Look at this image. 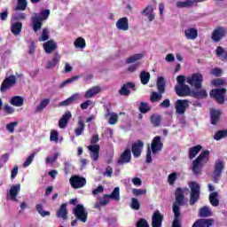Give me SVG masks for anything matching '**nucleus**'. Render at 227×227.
<instances>
[{
  "label": "nucleus",
  "mask_w": 227,
  "mask_h": 227,
  "mask_svg": "<svg viewBox=\"0 0 227 227\" xmlns=\"http://www.w3.org/2000/svg\"><path fill=\"white\" fill-rule=\"evenodd\" d=\"M69 184L73 189H82L86 185V178L74 175L70 177Z\"/></svg>",
  "instance_id": "obj_9"
},
{
  "label": "nucleus",
  "mask_w": 227,
  "mask_h": 227,
  "mask_svg": "<svg viewBox=\"0 0 227 227\" xmlns=\"http://www.w3.org/2000/svg\"><path fill=\"white\" fill-rule=\"evenodd\" d=\"M77 79H79V75H74L71 78H68L67 80L62 82V83L59 85V88L63 89L65 86H67V84H72V82L77 81Z\"/></svg>",
  "instance_id": "obj_51"
},
{
  "label": "nucleus",
  "mask_w": 227,
  "mask_h": 227,
  "mask_svg": "<svg viewBox=\"0 0 227 227\" xmlns=\"http://www.w3.org/2000/svg\"><path fill=\"white\" fill-rule=\"evenodd\" d=\"M186 82L195 88V90H201L203 88V74L201 73H195L187 77Z\"/></svg>",
  "instance_id": "obj_5"
},
{
  "label": "nucleus",
  "mask_w": 227,
  "mask_h": 227,
  "mask_svg": "<svg viewBox=\"0 0 227 227\" xmlns=\"http://www.w3.org/2000/svg\"><path fill=\"white\" fill-rule=\"evenodd\" d=\"M214 226V219L212 218H200L192 227H211Z\"/></svg>",
  "instance_id": "obj_19"
},
{
  "label": "nucleus",
  "mask_w": 227,
  "mask_h": 227,
  "mask_svg": "<svg viewBox=\"0 0 227 227\" xmlns=\"http://www.w3.org/2000/svg\"><path fill=\"white\" fill-rule=\"evenodd\" d=\"M130 207L132 208V210H139V208H141V203H139V200H137V199L133 198L131 199Z\"/></svg>",
  "instance_id": "obj_52"
},
{
  "label": "nucleus",
  "mask_w": 227,
  "mask_h": 227,
  "mask_svg": "<svg viewBox=\"0 0 227 227\" xmlns=\"http://www.w3.org/2000/svg\"><path fill=\"white\" fill-rule=\"evenodd\" d=\"M215 55L220 58L221 61H227V51L222 46L216 47Z\"/></svg>",
  "instance_id": "obj_36"
},
{
  "label": "nucleus",
  "mask_w": 227,
  "mask_h": 227,
  "mask_svg": "<svg viewBox=\"0 0 227 227\" xmlns=\"http://www.w3.org/2000/svg\"><path fill=\"white\" fill-rule=\"evenodd\" d=\"M209 96L211 98H214L216 102V104H220L223 106L226 100V89L224 88H220V89H213Z\"/></svg>",
  "instance_id": "obj_6"
},
{
  "label": "nucleus",
  "mask_w": 227,
  "mask_h": 227,
  "mask_svg": "<svg viewBox=\"0 0 227 227\" xmlns=\"http://www.w3.org/2000/svg\"><path fill=\"white\" fill-rule=\"evenodd\" d=\"M139 111L142 114H146L149 111H152V106H149L147 103L141 102L139 106Z\"/></svg>",
  "instance_id": "obj_49"
},
{
  "label": "nucleus",
  "mask_w": 227,
  "mask_h": 227,
  "mask_svg": "<svg viewBox=\"0 0 227 227\" xmlns=\"http://www.w3.org/2000/svg\"><path fill=\"white\" fill-rule=\"evenodd\" d=\"M49 104H51V99L50 98H44L43 99L39 106H37L36 109H35V113H40L42 111H43L47 106H49Z\"/></svg>",
  "instance_id": "obj_42"
},
{
  "label": "nucleus",
  "mask_w": 227,
  "mask_h": 227,
  "mask_svg": "<svg viewBox=\"0 0 227 227\" xmlns=\"http://www.w3.org/2000/svg\"><path fill=\"white\" fill-rule=\"evenodd\" d=\"M201 150H203V146H201L200 145L191 147L188 151L189 159H194L196 155H198V153L201 152Z\"/></svg>",
  "instance_id": "obj_32"
},
{
  "label": "nucleus",
  "mask_w": 227,
  "mask_h": 227,
  "mask_svg": "<svg viewBox=\"0 0 227 227\" xmlns=\"http://www.w3.org/2000/svg\"><path fill=\"white\" fill-rule=\"evenodd\" d=\"M224 170V161L218 160L215 162V169L213 171V182L215 184H219L221 180V175Z\"/></svg>",
  "instance_id": "obj_8"
},
{
  "label": "nucleus",
  "mask_w": 227,
  "mask_h": 227,
  "mask_svg": "<svg viewBox=\"0 0 227 227\" xmlns=\"http://www.w3.org/2000/svg\"><path fill=\"white\" fill-rule=\"evenodd\" d=\"M208 155H210V152L208 150H204L193 160L192 168L193 175H201V168H203V164L208 160Z\"/></svg>",
  "instance_id": "obj_2"
},
{
  "label": "nucleus",
  "mask_w": 227,
  "mask_h": 227,
  "mask_svg": "<svg viewBox=\"0 0 227 227\" xmlns=\"http://www.w3.org/2000/svg\"><path fill=\"white\" fill-rule=\"evenodd\" d=\"M160 107H163L164 109H169L171 107V101L169 99H164L160 104Z\"/></svg>",
  "instance_id": "obj_62"
},
{
  "label": "nucleus",
  "mask_w": 227,
  "mask_h": 227,
  "mask_svg": "<svg viewBox=\"0 0 227 227\" xmlns=\"http://www.w3.org/2000/svg\"><path fill=\"white\" fill-rule=\"evenodd\" d=\"M158 92L153 91L151 94V102H160L162 100V94L166 93V80L163 76H159L156 82Z\"/></svg>",
  "instance_id": "obj_3"
},
{
  "label": "nucleus",
  "mask_w": 227,
  "mask_h": 227,
  "mask_svg": "<svg viewBox=\"0 0 227 227\" xmlns=\"http://www.w3.org/2000/svg\"><path fill=\"white\" fill-rule=\"evenodd\" d=\"M219 193L217 192H213L209 194V201L212 207H219Z\"/></svg>",
  "instance_id": "obj_38"
},
{
  "label": "nucleus",
  "mask_w": 227,
  "mask_h": 227,
  "mask_svg": "<svg viewBox=\"0 0 227 227\" xmlns=\"http://www.w3.org/2000/svg\"><path fill=\"white\" fill-rule=\"evenodd\" d=\"M26 18H27V16H26V13H24V12H21V13L12 17L13 20H26Z\"/></svg>",
  "instance_id": "obj_64"
},
{
  "label": "nucleus",
  "mask_w": 227,
  "mask_h": 227,
  "mask_svg": "<svg viewBox=\"0 0 227 227\" xmlns=\"http://www.w3.org/2000/svg\"><path fill=\"white\" fill-rule=\"evenodd\" d=\"M72 119V113L70 111H67L65 114L59 121V129H65L68 125V121Z\"/></svg>",
  "instance_id": "obj_24"
},
{
  "label": "nucleus",
  "mask_w": 227,
  "mask_h": 227,
  "mask_svg": "<svg viewBox=\"0 0 227 227\" xmlns=\"http://www.w3.org/2000/svg\"><path fill=\"white\" fill-rule=\"evenodd\" d=\"M192 6H194V2L192 0H186L184 2L178 1L176 3L177 8H192Z\"/></svg>",
  "instance_id": "obj_43"
},
{
  "label": "nucleus",
  "mask_w": 227,
  "mask_h": 227,
  "mask_svg": "<svg viewBox=\"0 0 227 227\" xmlns=\"http://www.w3.org/2000/svg\"><path fill=\"white\" fill-rule=\"evenodd\" d=\"M139 59H143V54L137 53L135 55H132L131 57L128 58L126 59V63L129 65L130 63H136V61H139Z\"/></svg>",
  "instance_id": "obj_48"
},
{
  "label": "nucleus",
  "mask_w": 227,
  "mask_h": 227,
  "mask_svg": "<svg viewBox=\"0 0 227 227\" xmlns=\"http://www.w3.org/2000/svg\"><path fill=\"white\" fill-rule=\"evenodd\" d=\"M73 214L75 215L76 219L82 223L88 221V211H86V208H84V206L82 204L76 205L73 210Z\"/></svg>",
  "instance_id": "obj_7"
},
{
  "label": "nucleus",
  "mask_w": 227,
  "mask_h": 227,
  "mask_svg": "<svg viewBox=\"0 0 227 227\" xmlns=\"http://www.w3.org/2000/svg\"><path fill=\"white\" fill-rule=\"evenodd\" d=\"M176 178H177L176 172H173L170 175H168V182L169 185H174L175 182H176Z\"/></svg>",
  "instance_id": "obj_58"
},
{
  "label": "nucleus",
  "mask_w": 227,
  "mask_h": 227,
  "mask_svg": "<svg viewBox=\"0 0 227 227\" xmlns=\"http://www.w3.org/2000/svg\"><path fill=\"white\" fill-rule=\"evenodd\" d=\"M152 13H153V6L152 5L146 6V8L144 11H142V14L145 15L146 17L147 15H150Z\"/></svg>",
  "instance_id": "obj_63"
},
{
  "label": "nucleus",
  "mask_w": 227,
  "mask_h": 227,
  "mask_svg": "<svg viewBox=\"0 0 227 227\" xmlns=\"http://www.w3.org/2000/svg\"><path fill=\"white\" fill-rule=\"evenodd\" d=\"M140 81H141V83L144 85L150 82V73H148L146 71H142L140 73Z\"/></svg>",
  "instance_id": "obj_44"
},
{
  "label": "nucleus",
  "mask_w": 227,
  "mask_h": 227,
  "mask_svg": "<svg viewBox=\"0 0 227 227\" xmlns=\"http://www.w3.org/2000/svg\"><path fill=\"white\" fill-rule=\"evenodd\" d=\"M50 141H54V143H58L59 141V134L56 130L51 131Z\"/></svg>",
  "instance_id": "obj_57"
},
{
  "label": "nucleus",
  "mask_w": 227,
  "mask_h": 227,
  "mask_svg": "<svg viewBox=\"0 0 227 227\" xmlns=\"http://www.w3.org/2000/svg\"><path fill=\"white\" fill-rule=\"evenodd\" d=\"M105 198H111L115 201H120V187H115L110 195L105 194Z\"/></svg>",
  "instance_id": "obj_41"
},
{
  "label": "nucleus",
  "mask_w": 227,
  "mask_h": 227,
  "mask_svg": "<svg viewBox=\"0 0 227 227\" xmlns=\"http://www.w3.org/2000/svg\"><path fill=\"white\" fill-rule=\"evenodd\" d=\"M10 104L15 107H22V106H24V98L20 96H14L11 98Z\"/></svg>",
  "instance_id": "obj_34"
},
{
  "label": "nucleus",
  "mask_w": 227,
  "mask_h": 227,
  "mask_svg": "<svg viewBox=\"0 0 227 227\" xmlns=\"http://www.w3.org/2000/svg\"><path fill=\"white\" fill-rule=\"evenodd\" d=\"M145 147V143L141 140H137L136 143L131 145V152L136 159L141 157L143 148Z\"/></svg>",
  "instance_id": "obj_16"
},
{
  "label": "nucleus",
  "mask_w": 227,
  "mask_h": 227,
  "mask_svg": "<svg viewBox=\"0 0 227 227\" xmlns=\"http://www.w3.org/2000/svg\"><path fill=\"white\" fill-rule=\"evenodd\" d=\"M193 98L201 99V98H207L208 97V94L207 93L206 90H200L199 91L192 90V95Z\"/></svg>",
  "instance_id": "obj_37"
},
{
  "label": "nucleus",
  "mask_w": 227,
  "mask_h": 227,
  "mask_svg": "<svg viewBox=\"0 0 227 227\" xmlns=\"http://www.w3.org/2000/svg\"><path fill=\"white\" fill-rule=\"evenodd\" d=\"M88 150L90 151V158L97 162L98 157H100V145H90L88 146Z\"/></svg>",
  "instance_id": "obj_22"
},
{
  "label": "nucleus",
  "mask_w": 227,
  "mask_h": 227,
  "mask_svg": "<svg viewBox=\"0 0 227 227\" xmlns=\"http://www.w3.org/2000/svg\"><path fill=\"white\" fill-rule=\"evenodd\" d=\"M224 37H226V29L223 27L215 28L211 35V40L215 43H217V42H221Z\"/></svg>",
  "instance_id": "obj_13"
},
{
  "label": "nucleus",
  "mask_w": 227,
  "mask_h": 227,
  "mask_svg": "<svg viewBox=\"0 0 227 227\" xmlns=\"http://www.w3.org/2000/svg\"><path fill=\"white\" fill-rule=\"evenodd\" d=\"M224 137H227V129L218 130L214 135V139L215 141H221V139H224Z\"/></svg>",
  "instance_id": "obj_47"
},
{
  "label": "nucleus",
  "mask_w": 227,
  "mask_h": 227,
  "mask_svg": "<svg viewBox=\"0 0 227 227\" xmlns=\"http://www.w3.org/2000/svg\"><path fill=\"white\" fill-rule=\"evenodd\" d=\"M132 194H134V196H143V194H146V190L133 188Z\"/></svg>",
  "instance_id": "obj_61"
},
{
  "label": "nucleus",
  "mask_w": 227,
  "mask_h": 227,
  "mask_svg": "<svg viewBox=\"0 0 227 227\" xmlns=\"http://www.w3.org/2000/svg\"><path fill=\"white\" fill-rule=\"evenodd\" d=\"M189 187L191 189V193H190V205L191 207H194L196 203L200 200V196L201 194L200 187L198 183L192 181L189 184Z\"/></svg>",
  "instance_id": "obj_4"
},
{
  "label": "nucleus",
  "mask_w": 227,
  "mask_h": 227,
  "mask_svg": "<svg viewBox=\"0 0 227 227\" xmlns=\"http://www.w3.org/2000/svg\"><path fill=\"white\" fill-rule=\"evenodd\" d=\"M134 88H136V83L132 82L124 83L121 90H119V95H121L122 97H129V95H130V90Z\"/></svg>",
  "instance_id": "obj_21"
},
{
  "label": "nucleus",
  "mask_w": 227,
  "mask_h": 227,
  "mask_svg": "<svg viewBox=\"0 0 227 227\" xmlns=\"http://www.w3.org/2000/svg\"><path fill=\"white\" fill-rule=\"evenodd\" d=\"M49 40V29L43 28L39 42H47Z\"/></svg>",
  "instance_id": "obj_54"
},
{
  "label": "nucleus",
  "mask_w": 227,
  "mask_h": 227,
  "mask_svg": "<svg viewBox=\"0 0 227 227\" xmlns=\"http://www.w3.org/2000/svg\"><path fill=\"white\" fill-rule=\"evenodd\" d=\"M57 217L67 221L68 219V210L67 209V203L61 204L60 207L57 211Z\"/></svg>",
  "instance_id": "obj_27"
},
{
  "label": "nucleus",
  "mask_w": 227,
  "mask_h": 227,
  "mask_svg": "<svg viewBox=\"0 0 227 227\" xmlns=\"http://www.w3.org/2000/svg\"><path fill=\"white\" fill-rule=\"evenodd\" d=\"M163 222L164 215L159 209L155 210L152 215V227H162Z\"/></svg>",
  "instance_id": "obj_15"
},
{
  "label": "nucleus",
  "mask_w": 227,
  "mask_h": 227,
  "mask_svg": "<svg viewBox=\"0 0 227 227\" xmlns=\"http://www.w3.org/2000/svg\"><path fill=\"white\" fill-rule=\"evenodd\" d=\"M61 61V55L58 51L54 53L53 59L47 62L46 68L47 70H52V68H56L59 63Z\"/></svg>",
  "instance_id": "obj_23"
},
{
  "label": "nucleus",
  "mask_w": 227,
  "mask_h": 227,
  "mask_svg": "<svg viewBox=\"0 0 227 227\" xmlns=\"http://www.w3.org/2000/svg\"><path fill=\"white\" fill-rule=\"evenodd\" d=\"M184 36L187 40H196L198 38V29L190 27L184 30Z\"/></svg>",
  "instance_id": "obj_28"
},
{
  "label": "nucleus",
  "mask_w": 227,
  "mask_h": 227,
  "mask_svg": "<svg viewBox=\"0 0 227 227\" xmlns=\"http://www.w3.org/2000/svg\"><path fill=\"white\" fill-rule=\"evenodd\" d=\"M100 91H102V89L100 87L94 86L85 92L84 97H85V98H92V97L98 95V93H100Z\"/></svg>",
  "instance_id": "obj_33"
},
{
  "label": "nucleus",
  "mask_w": 227,
  "mask_h": 227,
  "mask_svg": "<svg viewBox=\"0 0 227 227\" xmlns=\"http://www.w3.org/2000/svg\"><path fill=\"white\" fill-rule=\"evenodd\" d=\"M31 20H32L33 29H34L35 33H38V31H40L42 29L43 21L42 20V19H40L36 16L32 17Z\"/></svg>",
  "instance_id": "obj_31"
},
{
  "label": "nucleus",
  "mask_w": 227,
  "mask_h": 227,
  "mask_svg": "<svg viewBox=\"0 0 227 227\" xmlns=\"http://www.w3.org/2000/svg\"><path fill=\"white\" fill-rule=\"evenodd\" d=\"M19 192H20V184L12 185L9 193H7V200H11V201H17Z\"/></svg>",
  "instance_id": "obj_18"
},
{
  "label": "nucleus",
  "mask_w": 227,
  "mask_h": 227,
  "mask_svg": "<svg viewBox=\"0 0 227 227\" xmlns=\"http://www.w3.org/2000/svg\"><path fill=\"white\" fill-rule=\"evenodd\" d=\"M15 84H17V77H15V75L12 74L5 78L0 87L1 93H4V91L10 90L12 86H15Z\"/></svg>",
  "instance_id": "obj_10"
},
{
  "label": "nucleus",
  "mask_w": 227,
  "mask_h": 227,
  "mask_svg": "<svg viewBox=\"0 0 227 227\" xmlns=\"http://www.w3.org/2000/svg\"><path fill=\"white\" fill-rule=\"evenodd\" d=\"M137 227H150V224H148V221L145 218H140L136 224Z\"/></svg>",
  "instance_id": "obj_60"
},
{
  "label": "nucleus",
  "mask_w": 227,
  "mask_h": 227,
  "mask_svg": "<svg viewBox=\"0 0 227 227\" xmlns=\"http://www.w3.org/2000/svg\"><path fill=\"white\" fill-rule=\"evenodd\" d=\"M43 47L46 54H51V52H54V51L58 49V44H56V43L53 40H50L44 43L43 44Z\"/></svg>",
  "instance_id": "obj_26"
},
{
  "label": "nucleus",
  "mask_w": 227,
  "mask_h": 227,
  "mask_svg": "<svg viewBox=\"0 0 227 227\" xmlns=\"http://www.w3.org/2000/svg\"><path fill=\"white\" fill-rule=\"evenodd\" d=\"M210 216H212V211L207 206H204L199 210V217H210Z\"/></svg>",
  "instance_id": "obj_40"
},
{
  "label": "nucleus",
  "mask_w": 227,
  "mask_h": 227,
  "mask_svg": "<svg viewBox=\"0 0 227 227\" xmlns=\"http://www.w3.org/2000/svg\"><path fill=\"white\" fill-rule=\"evenodd\" d=\"M27 8V0H18V4L14 8L16 12L21 11L24 12Z\"/></svg>",
  "instance_id": "obj_46"
},
{
  "label": "nucleus",
  "mask_w": 227,
  "mask_h": 227,
  "mask_svg": "<svg viewBox=\"0 0 227 227\" xmlns=\"http://www.w3.org/2000/svg\"><path fill=\"white\" fill-rule=\"evenodd\" d=\"M116 27L119 31H129V18L122 17L116 22Z\"/></svg>",
  "instance_id": "obj_25"
},
{
  "label": "nucleus",
  "mask_w": 227,
  "mask_h": 227,
  "mask_svg": "<svg viewBox=\"0 0 227 227\" xmlns=\"http://www.w3.org/2000/svg\"><path fill=\"white\" fill-rule=\"evenodd\" d=\"M17 125H19L18 121L10 122L6 125V129L8 130V132H10V134H13V132H15V127H17Z\"/></svg>",
  "instance_id": "obj_55"
},
{
  "label": "nucleus",
  "mask_w": 227,
  "mask_h": 227,
  "mask_svg": "<svg viewBox=\"0 0 227 227\" xmlns=\"http://www.w3.org/2000/svg\"><path fill=\"white\" fill-rule=\"evenodd\" d=\"M74 45L76 49H84L86 47V40L82 37H78L74 41Z\"/></svg>",
  "instance_id": "obj_45"
},
{
  "label": "nucleus",
  "mask_w": 227,
  "mask_h": 227,
  "mask_svg": "<svg viewBox=\"0 0 227 227\" xmlns=\"http://www.w3.org/2000/svg\"><path fill=\"white\" fill-rule=\"evenodd\" d=\"M189 104H191V101L187 99H177L176 102V113L177 114H185V112L189 109Z\"/></svg>",
  "instance_id": "obj_12"
},
{
  "label": "nucleus",
  "mask_w": 227,
  "mask_h": 227,
  "mask_svg": "<svg viewBox=\"0 0 227 227\" xmlns=\"http://www.w3.org/2000/svg\"><path fill=\"white\" fill-rule=\"evenodd\" d=\"M109 125H116L118 123V114L112 113L108 119Z\"/></svg>",
  "instance_id": "obj_53"
},
{
  "label": "nucleus",
  "mask_w": 227,
  "mask_h": 227,
  "mask_svg": "<svg viewBox=\"0 0 227 227\" xmlns=\"http://www.w3.org/2000/svg\"><path fill=\"white\" fill-rule=\"evenodd\" d=\"M11 33L14 35V36H19L20 33H22V22L16 21L11 25Z\"/></svg>",
  "instance_id": "obj_29"
},
{
  "label": "nucleus",
  "mask_w": 227,
  "mask_h": 227,
  "mask_svg": "<svg viewBox=\"0 0 227 227\" xmlns=\"http://www.w3.org/2000/svg\"><path fill=\"white\" fill-rule=\"evenodd\" d=\"M79 100H81V95L75 93L69 97L67 99L59 102V106L60 107H68V106H72L73 102H79Z\"/></svg>",
  "instance_id": "obj_20"
},
{
  "label": "nucleus",
  "mask_w": 227,
  "mask_h": 227,
  "mask_svg": "<svg viewBox=\"0 0 227 227\" xmlns=\"http://www.w3.org/2000/svg\"><path fill=\"white\" fill-rule=\"evenodd\" d=\"M49 15H51L50 10H43L40 13V17H37V19H41V20H47L49 19Z\"/></svg>",
  "instance_id": "obj_59"
},
{
  "label": "nucleus",
  "mask_w": 227,
  "mask_h": 227,
  "mask_svg": "<svg viewBox=\"0 0 227 227\" xmlns=\"http://www.w3.org/2000/svg\"><path fill=\"white\" fill-rule=\"evenodd\" d=\"M164 147V144H162L160 136H156L153 138V141L151 143V152L153 153V155L159 153Z\"/></svg>",
  "instance_id": "obj_11"
},
{
  "label": "nucleus",
  "mask_w": 227,
  "mask_h": 227,
  "mask_svg": "<svg viewBox=\"0 0 227 227\" xmlns=\"http://www.w3.org/2000/svg\"><path fill=\"white\" fill-rule=\"evenodd\" d=\"M86 129V124H84V121H78V126L76 129H74V134L76 137H79V136H82V134L84 132Z\"/></svg>",
  "instance_id": "obj_39"
},
{
  "label": "nucleus",
  "mask_w": 227,
  "mask_h": 227,
  "mask_svg": "<svg viewBox=\"0 0 227 227\" xmlns=\"http://www.w3.org/2000/svg\"><path fill=\"white\" fill-rule=\"evenodd\" d=\"M130 160H132V153L130 152V149H126L118 159L117 164H119V166L129 164Z\"/></svg>",
  "instance_id": "obj_17"
},
{
  "label": "nucleus",
  "mask_w": 227,
  "mask_h": 227,
  "mask_svg": "<svg viewBox=\"0 0 227 227\" xmlns=\"http://www.w3.org/2000/svg\"><path fill=\"white\" fill-rule=\"evenodd\" d=\"M36 155V153H32L27 158V160L23 163V168H27V166H30L31 162H33L35 156Z\"/></svg>",
  "instance_id": "obj_56"
},
{
  "label": "nucleus",
  "mask_w": 227,
  "mask_h": 227,
  "mask_svg": "<svg viewBox=\"0 0 227 227\" xmlns=\"http://www.w3.org/2000/svg\"><path fill=\"white\" fill-rule=\"evenodd\" d=\"M150 121L153 127L154 128L160 127V123H162V115L153 114L150 117Z\"/></svg>",
  "instance_id": "obj_35"
},
{
  "label": "nucleus",
  "mask_w": 227,
  "mask_h": 227,
  "mask_svg": "<svg viewBox=\"0 0 227 227\" xmlns=\"http://www.w3.org/2000/svg\"><path fill=\"white\" fill-rule=\"evenodd\" d=\"M35 208H36L38 214H40V215L42 217H46V215H51V212L43 211V205H42V204H37L35 206Z\"/></svg>",
  "instance_id": "obj_50"
},
{
  "label": "nucleus",
  "mask_w": 227,
  "mask_h": 227,
  "mask_svg": "<svg viewBox=\"0 0 227 227\" xmlns=\"http://www.w3.org/2000/svg\"><path fill=\"white\" fill-rule=\"evenodd\" d=\"M176 202L173 204L172 212L174 213V221L172 222V227H182L180 223V207L185 205V195H184V190L180 187L176 188L175 192Z\"/></svg>",
  "instance_id": "obj_1"
},
{
  "label": "nucleus",
  "mask_w": 227,
  "mask_h": 227,
  "mask_svg": "<svg viewBox=\"0 0 227 227\" xmlns=\"http://www.w3.org/2000/svg\"><path fill=\"white\" fill-rule=\"evenodd\" d=\"M175 91L177 97H191L192 93L189 85H176Z\"/></svg>",
  "instance_id": "obj_14"
},
{
  "label": "nucleus",
  "mask_w": 227,
  "mask_h": 227,
  "mask_svg": "<svg viewBox=\"0 0 227 227\" xmlns=\"http://www.w3.org/2000/svg\"><path fill=\"white\" fill-rule=\"evenodd\" d=\"M210 121L211 125H217V121L221 119V111L215 110V109H211L210 111Z\"/></svg>",
  "instance_id": "obj_30"
}]
</instances>
